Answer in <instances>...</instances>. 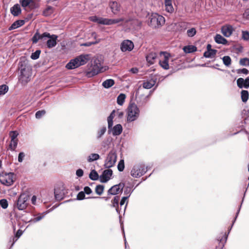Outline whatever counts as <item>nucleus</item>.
<instances>
[{"instance_id":"1","label":"nucleus","mask_w":249,"mask_h":249,"mask_svg":"<svg viewBox=\"0 0 249 249\" xmlns=\"http://www.w3.org/2000/svg\"><path fill=\"white\" fill-rule=\"evenodd\" d=\"M58 36L56 35H51L48 32H45L42 34H39L38 32H36L32 38V41L34 43H36L39 40L42 41H46L47 47L50 49L56 45V40Z\"/></svg>"},{"instance_id":"2","label":"nucleus","mask_w":249,"mask_h":249,"mask_svg":"<svg viewBox=\"0 0 249 249\" xmlns=\"http://www.w3.org/2000/svg\"><path fill=\"white\" fill-rule=\"evenodd\" d=\"M89 58L88 54H81L71 60V61L67 64L66 68L68 70H72L77 68L80 66L85 65Z\"/></svg>"},{"instance_id":"3","label":"nucleus","mask_w":249,"mask_h":249,"mask_svg":"<svg viewBox=\"0 0 249 249\" xmlns=\"http://www.w3.org/2000/svg\"><path fill=\"white\" fill-rule=\"evenodd\" d=\"M126 120L128 123H131L137 120L140 114V110L138 106L135 103H130L126 109Z\"/></svg>"},{"instance_id":"4","label":"nucleus","mask_w":249,"mask_h":249,"mask_svg":"<svg viewBox=\"0 0 249 249\" xmlns=\"http://www.w3.org/2000/svg\"><path fill=\"white\" fill-rule=\"evenodd\" d=\"M88 68L86 72V75L88 77H92L101 71L102 67L99 59H95L91 62L90 66L88 65Z\"/></svg>"},{"instance_id":"5","label":"nucleus","mask_w":249,"mask_h":249,"mask_svg":"<svg viewBox=\"0 0 249 249\" xmlns=\"http://www.w3.org/2000/svg\"><path fill=\"white\" fill-rule=\"evenodd\" d=\"M115 110H113L110 114L109 116L107 117V123L108 131L110 133L111 131L112 134L113 136H118L121 134L123 131V127L121 124H117L112 128L113 125V119L115 117Z\"/></svg>"},{"instance_id":"6","label":"nucleus","mask_w":249,"mask_h":249,"mask_svg":"<svg viewBox=\"0 0 249 249\" xmlns=\"http://www.w3.org/2000/svg\"><path fill=\"white\" fill-rule=\"evenodd\" d=\"M148 170L147 167L142 163L135 164L130 171L131 176L135 178H138L145 174Z\"/></svg>"},{"instance_id":"7","label":"nucleus","mask_w":249,"mask_h":249,"mask_svg":"<svg viewBox=\"0 0 249 249\" xmlns=\"http://www.w3.org/2000/svg\"><path fill=\"white\" fill-rule=\"evenodd\" d=\"M149 26L153 28H159L165 23L164 18L157 13H153L149 17Z\"/></svg>"},{"instance_id":"8","label":"nucleus","mask_w":249,"mask_h":249,"mask_svg":"<svg viewBox=\"0 0 249 249\" xmlns=\"http://www.w3.org/2000/svg\"><path fill=\"white\" fill-rule=\"evenodd\" d=\"M117 154L114 149H112L107 154L105 161L104 166L107 168L113 167L117 160Z\"/></svg>"},{"instance_id":"9","label":"nucleus","mask_w":249,"mask_h":249,"mask_svg":"<svg viewBox=\"0 0 249 249\" xmlns=\"http://www.w3.org/2000/svg\"><path fill=\"white\" fill-rule=\"evenodd\" d=\"M14 176L13 173H2L0 176V182L5 186H11L14 182Z\"/></svg>"},{"instance_id":"10","label":"nucleus","mask_w":249,"mask_h":249,"mask_svg":"<svg viewBox=\"0 0 249 249\" xmlns=\"http://www.w3.org/2000/svg\"><path fill=\"white\" fill-rule=\"evenodd\" d=\"M27 200L28 196L27 195L25 194H21L16 203L17 208L19 210H24L27 206Z\"/></svg>"},{"instance_id":"11","label":"nucleus","mask_w":249,"mask_h":249,"mask_svg":"<svg viewBox=\"0 0 249 249\" xmlns=\"http://www.w3.org/2000/svg\"><path fill=\"white\" fill-rule=\"evenodd\" d=\"M124 187V183H120L118 184L115 185L108 190V194L111 195L118 194L123 191Z\"/></svg>"},{"instance_id":"12","label":"nucleus","mask_w":249,"mask_h":249,"mask_svg":"<svg viewBox=\"0 0 249 249\" xmlns=\"http://www.w3.org/2000/svg\"><path fill=\"white\" fill-rule=\"evenodd\" d=\"M55 198L57 201L62 200L65 196L64 188L63 185L56 187L54 190Z\"/></svg>"},{"instance_id":"13","label":"nucleus","mask_w":249,"mask_h":249,"mask_svg":"<svg viewBox=\"0 0 249 249\" xmlns=\"http://www.w3.org/2000/svg\"><path fill=\"white\" fill-rule=\"evenodd\" d=\"M112 171L111 169L108 168L105 170L102 173V174L100 176V181L102 183H106L107 182L110 178L112 175Z\"/></svg>"},{"instance_id":"14","label":"nucleus","mask_w":249,"mask_h":249,"mask_svg":"<svg viewBox=\"0 0 249 249\" xmlns=\"http://www.w3.org/2000/svg\"><path fill=\"white\" fill-rule=\"evenodd\" d=\"M134 48L133 43L129 40H124L121 45V50L122 52L130 51Z\"/></svg>"},{"instance_id":"15","label":"nucleus","mask_w":249,"mask_h":249,"mask_svg":"<svg viewBox=\"0 0 249 249\" xmlns=\"http://www.w3.org/2000/svg\"><path fill=\"white\" fill-rule=\"evenodd\" d=\"M30 74L29 71L27 72L25 69H21L19 80L22 84H25L28 83L30 80Z\"/></svg>"},{"instance_id":"16","label":"nucleus","mask_w":249,"mask_h":249,"mask_svg":"<svg viewBox=\"0 0 249 249\" xmlns=\"http://www.w3.org/2000/svg\"><path fill=\"white\" fill-rule=\"evenodd\" d=\"M152 91H150L149 94L147 96H144L143 95L140 96L137 99V103L139 107H142L144 106L148 101L149 98Z\"/></svg>"},{"instance_id":"17","label":"nucleus","mask_w":249,"mask_h":249,"mask_svg":"<svg viewBox=\"0 0 249 249\" xmlns=\"http://www.w3.org/2000/svg\"><path fill=\"white\" fill-rule=\"evenodd\" d=\"M233 31V28L230 25L223 26L221 28V32L223 35L226 37H229L231 36Z\"/></svg>"},{"instance_id":"18","label":"nucleus","mask_w":249,"mask_h":249,"mask_svg":"<svg viewBox=\"0 0 249 249\" xmlns=\"http://www.w3.org/2000/svg\"><path fill=\"white\" fill-rule=\"evenodd\" d=\"M164 59L160 60L159 63L160 66L165 70L169 69L168 59L169 54L164 53Z\"/></svg>"},{"instance_id":"19","label":"nucleus","mask_w":249,"mask_h":249,"mask_svg":"<svg viewBox=\"0 0 249 249\" xmlns=\"http://www.w3.org/2000/svg\"><path fill=\"white\" fill-rule=\"evenodd\" d=\"M11 13L14 16H18L21 12L20 5L18 4H15L10 8Z\"/></svg>"},{"instance_id":"20","label":"nucleus","mask_w":249,"mask_h":249,"mask_svg":"<svg viewBox=\"0 0 249 249\" xmlns=\"http://www.w3.org/2000/svg\"><path fill=\"white\" fill-rule=\"evenodd\" d=\"M157 57V54L154 52H151L147 55L146 59L147 62L150 64H153L155 63V60Z\"/></svg>"},{"instance_id":"21","label":"nucleus","mask_w":249,"mask_h":249,"mask_svg":"<svg viewBox=\"0 0 249 249\" xmlns=\"http://www.w3.org/2000/svg\"><path fill=\"white\" fill-rule=\"evenodd\" d=\"M156 82V80L153 79L144 81L142 84L143 88L146 89H150L155 85Z\"/></svg>"},{"instance_id":"22","label":"nucleus","mask_w":249,"mask_h":249,"mask_svg":"<svg viewBox=\"0 0 249 249\" xmlns=\"http://www.w3.org/2000/svg\"><path fill=\"white\" fill-rule=\"evenodd\" d=\"M19 3L24 9L27 7H31L34 3V0H19Z\"/></svg>"},{"instance_id":"23","label":"nucleus","mask_w":249,"mask_h":249,"mask_svg":"<svg viewBox=\"0 0 249 249\" xmlns=\"http://www.w3.org/2000/svg\"><path fill=\"white\" fill-rule=\"evenodd\" d=\"M89 20L91 21L96 22L97 23L100 24H103L105 25V20L106 18H99L96 16H92L89 17Z\"/></svg>"},{"instance_id":"24","label":"nucleus","mask_w":249,"mask_h":249,"mask_svg":"<svg viewBox=\"0 0 249 249\" xmlns=\"http://www.w3.org/2000/svg\"><path fill=\"white\" fill-rule=\"evenodd\" d=\"M107 131V128L106 126H103L100 128L98 129V130L96 132V138L97 140H100L102 137L103 136V135L105 134Z\"/></svg>"},{"instance_id":"25","label":"nucleus","mask_w":249,"mask_h":249,"mask_svg":"<svg viewBox=\"0 0 249 249\" xmlns=\"http://www.w3.org/2000/svg\"><path fill=\"white\" fill-rule=\"evenodd\" d=\"M25 22L23 20H18L15 21L9 27V30H12L21 27L24 24Z\"/></svg>"},{"instance_id":"26","label":"nucleus","mask_w":249,"mask_h":249,"mask_svg":"<svg viewBox=\"0 0 249 249\" xmlns=\"http://www.w3.org/2000/svg\"><path fill=\"white\" fill-rule=\"evenodd\" d=\"M214 40L217 43L223 45H226L228 42L227 40L219 34H217L215 36Z\"/></svg>"},{"instance_id":"27","label":"nucleus","mask_w":249,"mask_h":249,"mask_svg":"<svg viewBox=\"0 0 249 249\" xmlns=\"http://www.w3.org/2000/svg\"><path fill=\"white\" fill-rule=\"evenodd\" d=\"M166 11L168 13H172L174 11V8L172 6V0H164Z\"/></svg>"},{"instance_id":"28","label":"nucleus","mask_w":249,"mask_h":249,"mask_svg":"<svg viewBox=\"0 0 249 249\" xmlns=\"http://www.w3.org/2000/svg\"><path fill=\"white\" fill-rule=\"evenodd\" d=\"M120 200V197L119 196H116L114 197V198L112 200V206L113 207L116 208V211L118 213H120V210L118 208L119 206V201Z\"/></svg>"},{"instance_id":"29","label":"nucleus","mask_w":249,"mask_h":249,"mask_svg":"<svg viewBox=\"0 0 249 249\" xmlns=\"http://www.w3.org/2000/svg\"><path fill=\"white\" fill-rule=\"evenodd\" d=\"M110 7L114 14H116L120 10V5L116 1H113L110 3Z\"/></svg>"},{"instance_id":"30","label":"nucleus","mask_w":249,"mask_h":249,"mask_svg":"<svg viewBox=\"0 0 249 249\" xmlns=\"http://www.w3.org/2000/svg\"><path fill=\"white\" fill-rule=\"evenodd\" d=\"M100 159V156L98 154L92 153L87 157V161L88 162H92L97 160Z\"/></svg>"},{"instance_id":"31","label":"nucleus","mask_w":249,"mask_h":249,"mask_svg":"<svg viewBox=\"0 0 249 249\" xmlns=\"http://www.w3.org/2000/svg\"><path fill=\"white\" fill-rule=\"evenodd\" d=\"M48 212L49 211H48L44 212L42 213H39L38 214H37V215L36 217L34 218V219H31L28 222H32L33 223H36L37 222L39 221L40 220H41L42 219H43L44 217L45 214L46 213H48Z\"/></svg>"},{"instance_id":"32","label":"nucleus","mask_w":249,"mask_h":249,"mask_svg":"<svg viewBox=\"0 0 249 249\" xmlns=\"http://www.w3.org/2000/svg\"><path fill=\"white\" fill-rule=\"evenodd\" d=\"M124 20L123 18H117V19H107L106 18L105 20V25H112L115 23H118L120 22L123 21Z\"/></svg>"},{"instance_id":"33","label":"nucleus","mask_w":249,"mask_h":249,"mask_svg":"<svg viewBox=\"0 0 249 249\" xmlns=\"http://www.w3.org/2000/svg\"><path fill=\"white\" fill-rule=\"evenodd\" d=\"M183 50L185 53H192L196 51V47L193 45L184 46Z\"/></svg>"},{"instance_id":"34","label":"nucleus","mask_w":249,"mask_h":249,"mask_svg":"<svg viewBox=\"0 0 249 249\" xmlns=\"http://www.w3.org/2000/svg\"><path fill=\"white\" fill-rule=\"evenodd\" d=\"M115 83L113 79H109L105 80L102 83V86L106 89H108L112 87Z\"/></svg>"},{"instance_id":"35","label":"nucleus","mask_w":249,"mask_h":249,"mask_svg":"<svg viewBox=\"0 0 249 249\" xmlns=\"http://www.w3.org/2000/svg\"><path fill=\"white\" fill-rule=\"evenodd\" d=\"M216 52L217 50H210L206 51L203 55L206 58H212L216 54Z\"/></svg>"},{"instance_id":"36","label":"nucleus","mask_w":249,"mask_h":249,"mask_svg":"<svg viewBox=\"0 0 249 249\" xmlns=\"http://www.w3.org/2000/svg\"><path fill=\"white\" fill-rule=\"evenodd\" d=\"M125 95L123 93H121L119 95V96L117 97V104L119 105H123L124 103V100L125 99Z\"/></svg>"},{"instance_id":"37","label":"nucleus","mask_w":249,"mask_h":249,"mask_svg":"<svg viewBox=\"0 0 249 249\" xmlns=\"http://www.w3.org/2000/svg\"><path fill=\"white\" fill-rule=\"evenodd\" d=\"M241 94L242 102H246L249 99V92L246 90H242Z\"/></svg>"},{"instance_id":"38","label":"nucleus","mask_w":249,"mask_h":249,"mask_svg":"<svg viewBox=\"0 0 249 249\" xmlns=\"http://www.w3.org/2000/svg\"><path fill=\"white\" fill-rule=\"evenodd\" d=\"M89 178L92 180H96L99 178V175L95 170H92L89 175Z\"/></svg>"},{"instance_id":"39","label":"nucleus","mask_w":249,"mask_h":249,"mask_svg":"<svg viewBox=\"0 0 249 249\" xmlns=\"http://www.w3.org/2000/svg\"><path fill=\"white\" fill-rule=\"evenodd\" d=\"M104 190V185H98L96 186L95 192L97 195L100 196L103 194Z\"/></svg>"},{"instance_id":"40","label":"nucleus","mask_w":249,"mask_h":249,"mask_svg":"<svg viewBox=\"0 0 249 249\" xmlns=\"http://www.w3.org/2000/svg\"><path fill=\"white\" fill-rule=\"evenodd\" d=\"M223 62L224 64L227 66L229 67L231 64V58L229 56H224L222 58Z\"/></svg>"},{"instance_id":"41","label":"nucleus","mask_w":249,"mask_h":249,"mask_svg":"<svg viewBox=\"0 0 249 249\" xmlns=\"http://www.w3.org/2000/svg\"><path fill=\"white\" fill-rule=\"evenodd\" d=\"M18 140H11L9 144V149L12 151H14L18 145Z\"/></svg>"},{"instance_id":"42","label":"nucleus","mask_w":249,"mask_h":249,"mask_svg":"<svg viewBox=\"0 0 249 249\" xmlns=\"http://www.w3.org/2000/svg\"><path fill=\"white\" fill-rule=\"evenodd\" d=\"M41 53V51L39 50H37L34 53H32L31 55V59L33 60H36L38 59L39 57L40 54Z\"/></svg>"},{"instance_id":"43","label":"nucleus","mask_w":249,"mask_h":249,"mask_svg":"<svg viewBox=\"0 0 249 249\" xmlns=\"http://www.w3.org/2000/svg\"><path fill=\"white\" fill-rule=\"evenodd\" d=\"M8 90V87L5 85L0 86V95H3Z\"/></svg>"},{"instance_id":"44","label":"nucleus","mask_w":249,"mask_h":249,"mask_svg":"<svg viewBox=\"0 0 249 249\" xmlns=\"http://www.w3.org/2000/svg\"><path fill=\"white\" fill-rule=\"evenodd\" d=\"M53 12V7L49 6H48L43 12V15L45 16H48L51 15Z\"/></svg>"},{"instance_id":"45","label":"nucleus","mask_w":249,"mask_h":249,"mask_svg":"<svg viewBox=\"0 0 249 249\" xmlns=\"http://www.w3.org/2000/svg\"><path fill=\"white\" fill-rule=\"evenodd\" d=\"M242 39L245 41L249 40V32L248 31H242Z\"/></svg>"},{"instance_id":"46","label":"nucleus","mask_w":249,"mask_h":249,"mask_svg":"<svg viewBox=\"0 0 249 249\" xmlns=\"http://www.w3.org/2000/svg\"><path fill=\"white\" fill-rule=\"evenodd\" d=\"M196 34V30L195 28H192L187 31V34L189 37L194 36Z\"/></svg>"},{"instance_id":"47","label":"nucleus","mask_w":249,"mask_h":249,"mask_svg":"<svg viewBox=\"0 0 249 249\" xmlns=\"http://www.w3.org/2000/svg\"><path fill=\"white\" fill-rule=\"evenodd\" d=\"M117 168H118V170L120 172H122L124 170V160H120V161L118 163Z\"/></svg>"},{"instance_id":"48","label":"nucleus","mask_w":249,"mask_h":249,"mask_svg":"<svg viewBox=\"0 0 249 249\" xmlns=\"http://www.w3.org/2000/svg\"><path fill=\"white\" fill-rule=\"evenodd\" d=\"M0 205L3 209H6L8 206L7 200L5 199L0 200Z\"/></svg>"},{"instance_id":"49","label":"nucleus","mask_w":249,"mask_h":249,"mask_svg":"<svg viewBox=\"0 0 249 249\" xmlns=\"http://www.w3.org/2000/svg\"><path fill=\"white\" fill-rule=\"evenodd\" d=\"M133 191V190H131L130 187H126L125 188L124 194L126 196H128V198Z\"/></svg>"},{"instance_id":"50","label":"nucleus","mask_w":249,"mask_h":249,"mask_svg":"<svg viewBox=\"0 0 249 249\" xmlns=\"http://www.w3.org/2000/svg\"><path fill=\"white\" fill-rule=\"evenodd\" d=\"M46 113V111L44 110H41L37 111L36 113V117L37 119H40L42 116H43Z\"/></svg>"},{"instance_id":"51","label":"nucleus","mask_w":249,"mask_h":249,"mask_svg":"<svg viewBox=\"0 0 249 249\" xmlns=\"http://www.w3.org/2000/svg\"><path fill=\"white\" fill-rule=\"evenodd\" d=\"M243 82H244V79L242 78H239L237 80V85L239 88H244V83Z\"/></svg>"},{"instance_id":"52","label":"nucleus","mask_w":249,"mask_h":249,"mask_svg":"<svg viewBox=\"0 0 249 249\" xmlns=\"http://www.w3.org/2000/svg\"><path fill=\"white\" fill-rule=\"evenodd\" d=\"M240 64L242 66H247L249 65V59L247 58L241 59L240 60Z\"/></svg>"},{"instance_id":"53","label":"nucleus","mask_w":249,"mask_h":249,"mask_svg":"<svg viewBox=\"0 0 249 249\" xmlns=\"http://www.w3.org/2000/svg\"><path fill=\"white\" fill-rule=\"evenodd\" d=\"M18 133L16 131H11L10 133L11 139L12 140H18L16 138L18 136Z\"/></svg>"},{"instance_id":"54","label":"nucleus","mask_w":249,"mask_h":249,"mask_svg":"<svg viewBox=\"0 0 249 249\" xmlns=\"http://www.w3.org/2000/svg\"><path fill=\"white\" fill-rule=\"evenodd\" d=\"M85 193L83 191H81L78 194L77 196V199L79 200H83L85 198Z\"/></svg>"},{"instance_id":"55","label":"nucleus","mask_w":249,"mask_h":249,"mask_svg":"<svg viewBox=\"0 0 249 249\" xmlns=\"http://www.w3.org/2000/svg\"><path fill=\"white\" fill-rule=\"evenodd\" d=\"M25 156V154L24 152H20L18 154V161L19 162H21L23 161V159Z\"/></svg>"},{"instance_id":"56","label":"nucleus","mask_w":249,"mask_h":249,"mask_svg":"<svg viewBox=\"0 0 249 249\" xmlns=\"http://www.w3.org/2000/svg\"><path fill=\"white\" fill-rule=\"evenodd\" d=\"M237 73L248 74L249 73V71L247 69H245V68H243L242 69H238V70H237Z\"/></svg>"},{"instance_id":"57","label":"nucleus","mask_w":249,"mask_h":249,"mask_svg":"<svg viewBox=\"0 0 249 249\" xmlns=\"http://www.w3.org/2000/svg\"><path fill=\"white\" fill-rule=\"evenodd\" d=\"M84 193L87 195H89L92 193L91 189L88 186L85 187L84 189Z\"/></svg>"},{"instance_id":"58","label":"nucleus","mask_w":249,"mask_h":249,"mask_svg":"<svg viewBox=\"0 0 249 249\" xmlns=\"http://www.w3.org/2000/svg\"><path fill=\"white\" fill-rule=\"evenodd\" d=\"M84 172L82 169H79L76 170V175L78 177H81L83 176Z\"/></svg>"},{"instance_id":"59","label":"nucleus","mask_w":249,"mask_h":249,"mask_svg":"<svg viewBox=\"0 0 249 249\" xmlns=\"http://www.w3.org/2000/svg\"><path fill=\"white\" fill-rule=\"evenodd\" d=\"M244 88L248 89L249 87V78H247L245 80H244Z\"/></svg>"},{"instance_id":"60","label":"nucleus","mask_w":249,"mask_h":249,"mask_svg":"<svg viewBox=\"0 0 249 249\" xmlns=\"http://www.w3.org/2000/svg\"><path fill=\"white\" fill-rule=\"evenodd\" d=\"M99 42V41H96L95 42H87V43H85L83 44L82 45H83L84 46H90V45H91L92 44H97Z\"/></svg>"},{"instance_id":"61","label":"nucleus","mask_w":249,"mask_h":249,"mask_svg":"<svg viewBox=\"0 0 249 249\" xmlns=\"http://www.w3.org/2000/svg\"><path fill=\"white\" fill-rule=\"evenodd\" d=\"M128 199V196H124L122 198L120 201L121 206H123L126 200Z\"/></svg>"},{"instance_id":"62","label":"nucleus","mask_w":249,"mask_h":249,"mask_svg":"<svg viewBox=\"0 0 249 249\" xmlns=\"http://www.w3.org/2000/svg\"><path fill=\"white\" fill-rule=\"evenodd\" d=\"M18 238H17V237H16V236H14V237H12L11 238H10V241H12V245H11V247L13 246L14 245V244H15V243L18 240Z\"/></svg>"},{"instance_id":"63","label":"nucleus","mask_w":249,"mask_h":249,"mask_svg":"<svg viewBox=\"0 0 249 249\" xmlns=\"http://www.w3.org/2000/svg\"><path fill=\"white\" fill-rule=\"evenodd\" d=\"M22 231H21L20 230H18L17 231L15 236H16V237H17V238H19L20 237V236L22 234Z\"/></svg>"},{"instance_id":"64","label":"nucleus","mask_w":249,"mask_h":249,"mask_svg":"<svg viewBox=\"0 0 249 249\" xmlns=\"http://www.w3.org/2000/svg\"><path fill=\"white\" fill-rule=\"evenodd\" d=\"M139 71V70L137 68H132L129 70V71L132 72V73H137Z\"/></svg>"}]
</instances>
